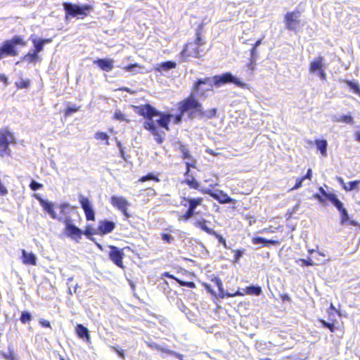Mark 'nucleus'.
Returning a JSON list of instances; mask_svg holds the SVG:
<instances>
[{
	"label": "nucleus",
	"instance_id": "obj_18",
	"mask_svg": "<svg viewBox=\"0 0 360 360\" xmlns=\"http://www.w3.org/2000/svg\"><path fill=\"white\" fill-rule=\"evenodd\" d=\"M116 227V224L110 220L103 219L98 223V235L104 236L112 233Z\"/></svg>",
	"mask_w": 360,
	"mask_h": 360
},
{
	"label": "nucleus",
	"instance_id": "obj_50",
	"mask_svg": "<svg viewBox=\"0 0 360 360\" xmlns=\"http://www.w3.org/2000/svg\"><path fill=\"white\" fill-rule=\"evenodd\" d=\"M161 238L168 244H170L174 241V238L170 234L167 233H161Z\"/></svg>",
	"mask_w": 360,
	"mask_h": 360
},
{
	"label": "nucleus",
	"instance_id": "obj_27",
	"mask_svg": "<svg viewBox=\"0 0 360 360\" xmlns=\"http://www.w3.org/2000/svg\"><path fill=\"white\" fill-rule=\"evenodd\" d=\"M22 262L25 265H36L37 258L34 253L27 252L25 250H22Z\"/></svg>",
	"mask_w": 360,
	"mask_h": 360
},
{
	"label": "nucleus",
	"instance_id": "obj_31",
	"mask_svg": "<svg viewBox=\"0 0 360 360\" xmlns=\"http://www.w3.org/2000/svg\"><path fill=\"white\" fill-rule=\"evenodd\" d=\"M314 142H315L317 150H319L321 152V154L323 156H326L327 154V146H328V143H327L326 140L316 139Z\"/></svg>",
	"mask_w": 360,
	"mask_h": 360
},
{
	"label": "nucleus",
	"instance_id": "obj_48",
	"mask_svg": "<svg viewBox=\"0 0 360 360\" xmlns=\"http://www.w3.org/2000/svg\"><path fill=\"white\" fill-rule=\"evenodd\" d=\"M338 121L350 124L353 122V117L350 115H344L340 117Z\"/></svg>",
	"mask_w": 360,
	"mask_h": 360
},
{
	"label": "nucleus",
	"instance_id": "obj_42",
	"mask_svg": "<svg viewBox=\"0 0 360 360\" xmlns=\"http://www.w3.org/2000/svg\"><path fill=\"white\" fill-rule=\"evenodd\" d=\"M30 85V81L28 79H20L17 82H15V86L17 89H27Z\"/></svg>",
	"mask_w": 360,
	"mask_h": 360
},
{
	"label": "nucleus",
	"instance_id": "obj_55",
	"mask_svg": "<svg viewBox=\"0 0 360 360\" xmlns=\"http://www.w3.org/2000/svg\"><path fill=\"white\" fill-rule=\"evenodd\" d=\"M257 58V49L252 47L250 49V61L255 63Z\"/></svg>",
	"mask_w": 360,
	"mask_h": 360
},
{
	"label": "nucleus",
	"instance_id": "obj_51",
	"mask_svg": "<svg viewBox=\"0 0 360 360\" xmlns=\"http://www.w3.org/2000/svg\"><path fill=\"white\" fill-rule=\"evenodd\" d=\"M211 281L213 282L217 286L218 290L219 291H221L222 290V286H223L222 281L219 277L214 276V277L212 278Z\"/></svg>",
	"mask_w": 360,
	"mask_h": 360
},
{
	"label": "nucleus",
	"instance_id": "obj_20",
	"mask_svg": "<svg viewBox=\"0 0 360 360\" xmlns=\"http://www.w3.org/2000/svg\"><path fill=\"white\" fill-rule=\"evenodd\" d=\"M75 209V207L70 206L68 203H63L60 205V214L63 217H61L60 222H63L65 226H68L74 224V220L69 215L70 210Z\"/></svg>",
	"mask_w": 360,
	"mask_h": 360
},
{
	"label": "nucleus",
	"instance_id": "obj_15",
	"mask_svg": "<svg viewBox=\"0 0 360 360\" xmlns=\"http://www.w3.org/2000/svg\"><path fill=\"white\" fill-rule=\"evenodd\" d=\"M325 59L323 56H318L314 58L309 67V71L310 73H318L319 78L322 80H325L326 79V74L324 70Z\"/></svg>",
	"mask_w": 360,
	"mask_h": 360
},
{
	"label": "nucleus",
	"instance_id": "obj_6",
	"mask_svg": "<svg viewBox=\"0 0 360 360\" xmlns=\"http://www.w3.org/2000/svg\"><path fill=\"white\" fill-rule=\"evenodd\" d=\"M14 134L7 127L0 129V157L6 158L11 155L9 146L15 144Z\"/></svg>",
	"mask_w": 360,
	"mask_h": 360
},
{
	"label": "nucleus",
	"instance_id": "obj_34",
	"mask_svg": "<svg viewBox=\"0 0 360 360\" xmlns=\"http://www.w3.org/2000/svg\"><path fill=\"white\" fill-rule=\"evenodd\" d=\"M146 181H153L155 182H159L160 179L158 177V174L150 172V173L147 174L145 176L140 177L138 179V181L141 182V183L145 182Z\"/></svg>",
	"mask_w": 360,
	"mask_h": 360
},
{
	"label": "nucleus",
	"instance_id": "obj_10",
	"mask_svg": "<svg viewBox=\"0 0 360 360\" xmlns=\"http://www.w3.org/2000/svg\"><path fill=\"white\" fill-rule=\"evenodd\" d=\"M301 12L296 9L293 11L288 12L284 15V22L285 28L288 30L297 32L301 26L300 16Z\"/></svg>",
	"mask_w": 360,
	"mask_h": 360
},
{
	"label": "nucleus",
	"instance_id": "obj_19",
	"mask_svg": "<svg viewBox=\"0 0 360 360\" xmlns=\"http://www.w3.org/2000/svg\"><path fill=\"white\" fill-rule=\"evenodd\" d=\"M75 209V207L70 206L68 203H63L60 205V214L63 217H61L60 222H63L65 226H68L74 224V220L69 215L70 210Z\"/></svg>",
	"mask_w": 360,
	"mask_h": 360
},
{
	"label": "nucleus",
	"instance_id": "obj_7",
	"mask_svg": "<svg viewBox=\"0 0 360 360\" xmlns=\"http://www.w3.org/2000/svg\"><path fill=\"white\" fill-rule=\"evenodd\" d=\"M212 89V84L210 77H205L203 79H198L193 84L191 88L190 94H193V96H198L200 98H206V92L211 91Z\"/></svg>",
	"mask_w": 360,
	"mask_h": 360
},
{
	"label": "nucleus",
	"instance_id": "obj_45",
	"mask_svg": "<svg viewBox=\"0 0 360 360\" xmlns=\"http://www.w3.org/2000/svg\"><path fill=\"white\" fill-rule=\"evenodd\" d=\"M32 320L31 314L27 311H22L20 317V321L22 323H29Z\"/></svg>",
	"mask_w": 360,
	"mask_h": 360
},
{
	"label": "nucleus",
	"instance_id": "obj_5",
	"mask_svg": "<svg viewBox=\"0 0 360 360\" xmlns=\"http://www.w3.org/2000/svg\"><path fill=\"white\" fill-rule=\"evenodd\" d=\"M204 199L202 197L191 198L182 196L181 198V205L187 207V210L178 216V220L187 221L198 213L195 212L197 207L202 205Z\"/></svg>",
	"mask_w": 360,
	"mask_h": 360
},
{
	"label": "nucleus",
	"instance_id": "obj_41",
	"mask_svg": "<svg viewBox=\"0 0 360 360\" xmlns=\"http://www.w3.org/2000/svg\"><path fill=\"white\" fill-rule=\"evenodd\" d=\"M348 86L351 88V89L356 94L360 96V88L356 82L351 81V80H346L345 82Z\"/></svg>",
	"mask_w": 360,
	"mask_h": 360
},
{
	"label": "nucleus",
	"instance_id": "obj_4",
	"mask_svg": "<svg viewBox=\"0 0 360 360\" xmlns=\"http://www.w3.org/2000/svg\"><path fill=\"white\" fill-rule=\"evenodd\" d=\"M17 45L25 46L27 41L20 35H15L11 39L5 40L0 46V60L7 56H18Z\"/></svg>",
	"mask_w": 360,
	"mask_h": 360
},
{
	"label": "nucleus",
	"instance_id": "obj_36",
	"mask_svg": "<svg viewBox=\"0 0 360 360\" xmlns=\"http://www.w3.org/2000/svg\"><path fill=\"white\" fill-rule=\"evenodd\" d=\"M83 231V234L85 235L88 238L91 239L94 235H98V229H94L91 225H86Z\"/></svg>",
	"mask_w": 360,
	"mask_h": 360
},
{
	"label": "nucleus",
	"instance_id": "obj_25",
	"mask_svg": "<svg viewBox=\"0 0 360 360\" xmlns=\"http://www.w3.org/2000/svg\"><path fill=\"white\" fill-rule=\"evenodd\" d=\"M75 332L78 338L85 340L87 342L90 340V334L89 329L82 324L78 323L75 326Z\"/></svg>",
	"mask_w": 360,
	"mask_h": 360
},
{
	"label": "nucleus",
	"instance_id": "obj_63",
	"mask_svg": "<svg viewBox=\"0 0 360 360\" xmlns=\"http://www.w3.org/2000/svg\"><path fill=\"white\" fill-rule=\"evenodd\" d=\"M354 139L357 142H360V129L357 130L354 134Z\"/></svg>",
	"mask_w": 360,
	"mask_h": 360
},
{
	"label": "nucleus",
	"instance_id": "obj_23",
	"mask_svg": "<svg viewBox=\"0 0 360 360\" xmlns=\"http://www.w3.org/2000/svg\"><path fill=\"white\" fill-rule=\"evenodd\" d=\"M38 200L44 210L49 213L52 219L61 221V217L56 214V212L54 211L53 205L51 202L44 200L41 198H39Z\"/></svg>",
	"mask_w": 360,
	"mask_h": 360
},
{
	"label": "nucleus",
	"instance_id": "obj_29",
	"mask_svg": "<svg viewBox=\"0 0 360 360\" xmlns=\"http://www.w3.org/2000/svg\"><path fill=\"white\" fill-rule=\"evenodd\" d=\"M339 182L341 184L342 188L345 191L349 192L352 190L356 189L359 190V185L360 184V180L352 181L346 185L342 178H339Z\"/></svg>",
	"mask_w": 360,
	"mask_h": 360
},
{
	"label": "nucleus",
	"instance_id": "obj_9",
	"mask_svg": "<svg viewBox=\"0 0 360 360\" xmlns=\"http://www.w3.org/2000/svg\"><path fill=\"white\" fill-rule=\"evenodd\" d=\"M319 191L330 202L333 203V205L338 210L340 213V223L341 224H345L347 221H349V215L346 210V209L343 207L341 201L337 198L336 195L332 193H326L323 188H320Z\"/></svg>",
	"mask_w": 360,
	"mask_h": 360
},
{
	"label": "nucleus",
	"instance_id": "obj_35",
	"mask_svg": "<svg viewBox=\"0 0 360 360\" xmlns=\"http://www.w3.org/2000/svg\"><path fill=\"white\" fill-rule=\"evenodd\" d=\"M179 150L181 153V157L183 159H189L191 160V161L195 160L190 154L188 149L185 145L180 144V146H179Z\"/></svg>",
	"mask_w": 360,
	"mask_h": 360
},
{
	"label": "nucleus",
	"instance_id": "obj_59",
	"mask_svg": "<svg viewBox=\"0 0 360 360\" xmlns=\"http://www.w3.org/2000/svg\"><path fill=\"white\" fill-rule=\"evenodd\" d=\"M114 350L117 353L120 358L124 357V350L121 348L114 347Z\"/></svg>",
	"mask_w": 360,
	"mask_h": 360
},
{
	"label": "nucleus",
	"instance_id": "obj_44",
	"mask_svg": "<svg viewBox=\"0 0 360 360\" xmlns=\"http://www.w3.org/2000/svg\"><path fill=\"white\" fill-rule=\"evenodd\" d=\"M79 108L80 106H76L75 105L66 108L64 111L65 117H69L71 114L79 110Z\"/></svg>",
	"mask_w": 360,
	"mask_h": 360
},
{
	"label": "nucleus",
	"instance_id": "obj_12",
	"mask_svg": "<svg viewBox=\"0 0 360 360\" xmlns=\"http://www.w3.org/2000/svg\"><path fill=\"white\" fill-rule=\"evenodd\" d=\"M201 57V51L193 42H188L183 46L179 53L181 62H186L190 58H198Z\"/></svg>",
	"mask_w": 360,
	"mask_h": 360
},
{
	"label": "nucleus",
	"instance_id": "obj_2",
	"mask_svg": "<svg viewBox=\"0 0 360 360\" xmlns=\"http://www.w3.org/2000/svg\"><path fill=\"white\" fill-rule=\"evenodd\" d=\"M178 110L181 113H188L190 118L199 117L200 118L212 119L217 115V109L213 108L205 111L202 105L199 102L193 94H189L188 96L179 102Z\"/></svg>",
	"mask_w": 360,
	"mask_h": 360
},
{
	"label": "nucleus",
	"instance_id": "obj_40",
	"mask_svg": "<svg viewBox=\"0 0 360 360\" xmlns=\"http://www.w3.org/2000/svg\"><path fill=\"white\" fill-rule=\"evenodd\" d=\"M201 30H202V27L200 26L196 32L195 39V42L193 43L195 45L198 46V47L205 44V41L202 39V35L201 33Z\"/></svg>",
	"mask_w": 360,
	"mask_h": 360
},
{
	"label": "nucleus",
	"instance_id": "obj_33",
	"mask_svg": "<svg viewBox=\"0 0 360 360\" xmlns=\"http://www.w3.org/2000/svg\"><path fill=\"white\" fill-rule=\"evenodd\" d=\"M94 138L96 140L100 141L101 143H103L105 146L110 145L109 136L105 132L97 131L94 134Z\"/></svg>",
	"mask_w": 360,
	"mask_h": 360
},
{
	"label": "nucleus",
	"instance_id": "obj_21",
	"mask_svg": "<svg viewBox=\"0 0 360 360\" xmlns=\"http://www.w3.org/2000/svg\"><path fill=\"white\" fill-rule=\"evenodd\" d=\"M63 233L76 242L79 241L83 235V231L81 229L75 226V224L65 226L63 229Z\"/></svg>",
	"mask_w": 360,
	"mask_h": 360
},
{
	"label": "nucleus",
	"instance_id": "obj_43",
	"mask_svg": "<svg viewBox=\"0 0 360 360\" xmlns=\"http://www.w3.org/2000/svg\"><path fill=\"white\" fill-rule=\"evenodd\" d=\"M143 195L148 198H154L157 195L155 190L151 187L146 188L142 191Z\"/></svg>",
	"mask_w": 360,
	"mask_h": 360
},
{
	"label": "nucleus",
	"instance_id": "obj_62",
	"mask_svg": "<svg viewBox=\"0 0 360 360\" xmlns=\"http://www.w3.org/2000/svg\"><path fill=\"white\" fill-rule=\"evenodd\" d=\"M281 298L283 302H285V301L290 302V297L287 294L281 295Z\"/></svg>",
	"mask_w": 360,
	"mask_h": 360
},
{
	"label": "nucleus",
	"instance_id": "obj_11",
	"mask_svg": "<svg viewBox=\"0 0 360 360\" xmlns=\"http://www.w3.org/2000/svg\"><path fill=\"white\" fill-rule=\"evenodd\" d=\"M195 167V160L186 162V171L184 174V179L182 184H186L190 188L200 190V182L195 178L194 174L191 171V168Z\"/></svg>",
	"mask_w": 360,
	"mask_h": 360
},
{
	"label": "nucleus",
	"instance_id": "obj_52",
	"mask_svg": "<svg viewBox=\"0 0 360 360\" xmlns=\"http://www.w3.org/2000/svg\"><path fill=\"white\" fill-rule=\"evenodd\" d=\"M8 193V190L7 187L2 182L0 179V196H6Z\"/></svg>",
	"mask_w": 360,
	"mask_h": 360
},
{
	"label": "nucleus",
	"instance_id": "obj_37",
	"mask_svg": "<svg viewBox=\"0 0 360 360\" xmlns=\"http://www.w3.org/2000/svg\"><path fill=\"white\" fill-rule=\"evenodd\" d=\"M245 292L248 295H259L262 293V289L259 286L250 285L245 288Z\"/></svg>",
	"mask_w": 360,
	"mask_h": 360
},
{
	"label": "nucleus",
	"instance_id": "obj_3",
	"mask_svg": "<svg viewBox=\"0 0 360 360\" xmlns=\"http://www.w3.org/2000/svg\"><path fill=\"white\" fill-rule=\"evenodd\" d=\"M63 7L65 11V18H76L77 19H84L89 15L93 11L94 7L90 4H76L71 2H63Z\"/></svg>",
	"mask_w": 360,
	"mask_h": 360
},
{
	"label": "nucleus",
	"instance_id": "obj_46",
	"mask_svg": "<svg viewBox=\"0 0 360 360\" xmlns=\"http://www.w3.org/2000/svg\"><path fill=\"white\" fill-rule=\"evenodd\" d=\"M319 321L321 323L323 327L328 328L330 330V331L332 333L335 332L336 327L335 326V325L333 323L327 322L323 319H321Z\"/></svg>",
	"mask_w": 360,
	"mask_h": 360
},
{
	"label": "nucleus",
	"instance_id": "obj_30",
	"mask_svg": "<svg viewBox=\"0 0 360 360\" xmlns=\"http://www.w3.org/2000/svg\"><path fill=\"white\" fill-rule=\"evenodd\" d=\"M252 243L255 245L263 243L264 245L268 246L269 245H277L281 243L280 240H268L262 237H255L252 238Z\"/></svg>",
	"mask_w": 360,
	"mask_h": 360
},
{
	"label": "nucleus",
	"instance_id": "obj_26",
	"mask_svg": "<svg viewBox=\"0 0 360 360\" xmlns=\"http://www.w3.org/2000/svg\"><path fill=\"white\" fill-rule=\"evenodd\" d=\"M312 169L311 168L308 169L307 173L304 176L298 177L296 180L295 185L290 189V191L297 190L298 188L302 186V182L307 179L309 181H311L312 179Z\"/></svg>",
	"mask_w": 360,
	"mask_h": 360
},
{
	"label": "nucleus",
	"instance_id": "obj_49",
	"mask_svg": "<svg viewBox=\"0 0 360 360\" xmlns=\"http://www.w3.org/2000/svg\"><path fill=\"white\" fill-rule=\"evenodd\" d=\"M297 263L299 264V265L302 267L304 266H312L314 264L313 261L311 259H300L297 261Z\"/></svg>",
	"mask_w": 360,
	"mask_h": 360
},
{
	"label": "nucleus",
	"instance_id": "obj_60",
	"mask_svg": "<svg viewBox=\"0 0 360 360\" xmlns=\"http://www.w3.org/2000/svg\"><path fill=\"white\" fill-rule=\"evenodd\" d=\"M0 81L2 82L5 86L8 84V78L4 74L0 73Z\"/></svg>",
	"mask_w": 360,
	"mask_h": 360
},
{
	"label": "nucleus",
	"instance_id": "obj_22",
	"mask_svg": "<svg viewBox=\"0 0 360 360\" xmlns=\"http://www.w3.org/2000/svg\"><path fill=\"white\" fill-rule=\"evenodd\" d=\"M210 196L221 204L235 203L236 200L231 198L226 193L220 190L217 192H207Z\"/></svg>",
	"mask_w": 360,
	"mask_h": 360
},
{
	"label": "nucleus",
	"instance_id": "obj_58",
	"mask_svg": "<svg viewBox=\"0 0 360 360\" xmlns=\"http://www.w3.org/2000/svg\"><path fill=\"white\" fill-rule=\"evenodd\" d=\"M39 323L42 327L44 328H51V323L49 321L46 319H40Z\"/></svg>",
	"mask_w": 360,
	"mask_h": 360
},
{
	"label": "nucleus",
	"instance_id": "obj_24",
	"mask_svg": "<svg viewBox=\"0 0 360 360\" xmlns=\"http://www.w3.org/2000/svg\"><path fill=\"white\" fill-rule=\"evenodd\" d=\"M94 64L96 65L101 70L110 72L113 69V60L100 58L94 61Z\"/></svg>",
	"mask_w": 360,
	"mask_h": 360
},
{
	"label": "nucleus",
	"instance_id": "obj_16",
	"mask_svg": "<svg viewBox=\"0 0 360 360\" xmlns=\"http://www.w3.org/2000/svg\"><path fill=\"white\" fill-rule=\"evenodd\" d=\"M108 257L113 262L115 265L120 269H124L125 268L123 263V258L124 254L123 249H120L115 245H110L108 246Z\"/></svg>",
	"mask_w": 360,
	"mask_h": 360
},
{
	"label": "nucleus",
	"instance_id": "obj_13",
	"mask_svg": "<svg viewBox=\"0 0 360 360\" xmlns=\"http://www.w3.org/2000/svg\"><path fill=\"white\" fill-rule=\"evenodd\" d=\"M78 200L82 209L84 211L86 220L87 221H94L96 220V212L93 207L91 201L83 195H79Z\"/></svg>",
	"mask_w": 360,
	"mask_h": 360
},
{
	"label": "nucleus",
	"instance_id": "obj_47",
	"mask_svg": "<svg viewBox=\"0 0 360 360\" xmlns=\"http://www.w3.org/2000/svg\"><path fill=\"white\" fill-rule=\"evenodd\" d=\"M176 282L181 285V286H185L188 287L189 288H195L196 287L195 284L193 281H184L182 280L176 279Z\"/></svg>",
	"mask_w": 360,
	"mask_h": 360
},
{
	"label": "nucleus",
	"instance_id": "obj_28",
	"mask_svg": "<svg viewBox=\"0 0 360 360\" xmlns=\"http://www.w3.org/2000/svg\"><path fill=\"white\" fill-rule=\"evenodd\" d=\"M51 41L52 39L51 38L41 39H32V42L34 45L33 50L39 53L43 50L44 44H49Z\"/></svg>",
	"mask_w": 360,
	"mask_h": 360
},
{
	"label": "nucleus",
	"instance_id": "obj_53",
	"mask_svg": "<svg viewBox=\"0 0 360 360\" xmlns=\"http://www.w3.org/2000/svg\"><path fill=\"white\" fill-rule=\"evenodd\" d=\"M30 188L35 191H37L43 187V185L40 183H38L34 180H32L30 184Z\"/></svg>",
	"mask_w": 360,
	"mask_h": 360
},
{
	"label": "nucleus",
	"instance_id": "obj_39",
	"mask_svg": "<svg viewBox=\"0 0 360 360\" xmlns=\"http://www.w3.org/2000/svg\"><path fill=\"white\" fill-rule=\"evenodd\" d=\"M38 53L34 51V50H32V52L30 53H27V54H25L23 57V58L25 60H26L27 61H28L29 63H33V62H35L37 60H39V56H38Z\"/></svg>",
	"mask_w": 360,
	"mask_h": 360
},
{
	"label": "nucleus",
	"instance_id": "obj_32",
	"mask_svg": "<svg viewBox=\"0 0 360 360\" xmlns=\"http://www.w3.org/2000/svg\"><path fill=\"white\" fill-rule=\"evenodd\" d=\"M176 67V63L175 62L168 60L163 63H161L158 65L155 70L158 72H161L162 70H169L170 69H174Z\"/></svg>",
	"mask_w": 360,
	"mask_h": 360
},
{
	"label": "nucleus",
	"instance_id": "obj_54",
	"mask_svg": "<svg viewBox=\"0 0 360 360\" xmlns=\"http://www.w3.org/2000/svg\"><path fill=\"white\" fill-rule=\"evenodd\" d=\"M134 68H141V66L139 63L129 64L123 68V70L126 72H131Z\"/></svg>",
	"mask_w": 360,
	"mask_h": 360
},
{
	"label": "nucleus",
	"instance_id": "obj_64",
	"mask_svg": "<svg viewBox=\"0 0 360 360\" xmlns=\"http://www.w3.org/2000/svg\"><path fill=\"white\" fill-rule=\"evenodd\" d=\"M244 295V293L243 292H240V291H237L235 293H233V294H228V296L229 297H234V296H243Z\"/></svg>",
	"mask_w": 360,
	"mask_h": 360
},
{
	"label": "nucleus",
	"instance_id": "obj_56",
	"mask_svg": "<svg viewBox=\"0 0 360 360\" xmlns=\"http://www.w3.org/2000/svg\"><path fill=\"white\" fill-rule=\"evenodd\" d=\"M233 252H234V261L238 262L240 259V257L243 255V250H233Z\"/></svg>",
	"mask_w": 360,
	"mask_h": 360
},
{
	"label": "nucleus",
	"instance_id": "obj_17",
	"mask_svg": "<svg viewBox=\"0 0 360 360\" xmlns=\"http://www.w3.org/2000/svg\"><path fill=\"white\" fill-rule=\"evenodd\" d=\"M214 84L216 86H220L227 83H233L238 86H243V84L237 78L234 77L231 72H225L221 75L213 77Z\"/></svg>",
	"mask_w": 360,
	"mask_h": 360
},
{
	"label": "nucleus",
	"instance_id": "obj_8",
	"mask_svg": "<svg viewBox=\"0 0 360 360\" xmlns=\"http://www.w3.org/2000/svg\"><path fill=\"white\" fill-rule=\"evenodd\" d=\"M209 224H211V221L202 217L195 220L193 222L195 227L200 229L209 235L214 236L219 243H221L224 248H226V241L225 238L221 235L217 233L212 228H210Z\"/></svg>",
	"mask_w": 360,
	"mask_h": 360
},
{
	"label": "nucleus",
	"instance_id": "obj_61",
	"mask_svg": "<svg viewBox=\"0 0 360 360\" xmlns=\"http://www.w3.org/2000/svg\"><path fill=\"white\" fill-rule=\"evenodd\" d=\"M163 275L165 276V277H167V278H172V279H174V281H176V279H179L177 277L174 276V275L172 274H170L169 272H165L163 274Z\"/></svg>",
	"mask_w": 360,
	"mask_h": 360
},
{
	"label": "nucleus",
	"instance_id": "obj_57",
	"mask_svg": "<svg viewBox=\"0 0 360 360\" xmlns=\"http://www.w3.org/2000/svg\"><path fill=\"white\" fill-rule=\"evenodd\" d=\"M117 147L119 148L120 149V157L124 160H127V158L125 157V153L124 151V149L122 148V146L121 144V143L120 141H117Z\"/></svg>",
	"mask_w": 360,
	"mask_h": 360
},
{
	"label": "nucleus",
	"instance_id": "obj_1",
	"mask_svg": "<svg viewBox=\"0 0 360 360\" xmlns=\"http://www.w3.org/2000/svg\"><path fill=\"white\" fill-rule=\"evenodd\" d=\"M134 109L139 115L145 119L143 123V128L153 136L155 142L160 145L164 142L165 134L160 131L158 126L169 131L171 118L174 117V124H179L185 114L179 111L177 115L173 116L170 113L161 112L157 110L148 103L135 105Z\"/></svg>",
	"mask_w": 360,
	"mask_h": 360
},
{
	"label": "nucleus",
	"instance_id": "obj_14",
	"mask_svg": "<svg viewBox=\"0 0 360 360\" xmlns=\"http://www.w3.org/2000/svg\"><path fill=\"white\" fill-rule=\"evenodd\" d=\"M110 202L115 208L120 210L126 219L131 217V214L127 211L130 203L126 198L123 196L112 195L110 198Z\"/></svg>",
	"mask_w": 360,
	"mask_h": 360
},
{
	"label": "nucleus",
	"instance_id": "obj_38",
	"mask_svg": "<svg viewBox=\"0 0 360 360\" xmlns=\"http://www.w3.org/2000/svg\"><path fill=\"white\" fill-rule=\"evenodd\" d=\"M112 119L120 122H125L129 123L130 120L127 119L124 114L120 110H116L113 114Z\"/></svg>",
	"mask_w": 360,
	"mask_h": 360
}]
</instances>
